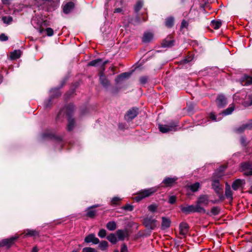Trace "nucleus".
Segmentation results:
<instances>
[{
	"label": "nucleus",
	"mask_w": 252,
	"mask_h": 252,
	"mask_svg": "<svg viewBox=\"0 0 252 252\" xmlns=\"http://www.w3.org/2000/svg\"><path fill=\"white\" fill-rule=\"evenodd\" d=\"M107 240L113 244H116L117 242V239L114 234H110L107 237Z\"/></svg>",
	"instance_id": "nucleus-25"
},
{
	"label": "nucleus",
	"mask_w": 252,
	"mask_h": 252,
	"mask_svg": "<svg viewBox=\"0 0 252 252\" xmlns=\"http://www.w3.org/2000/svg\"><path fill=\"white\" fill-rule=\"evenodd\" d=\"M121 200V199L118 197H114L111 200V203L113 204H117Z\"/></svg>",
	"instance_id": "nucleus-47"
},
{
	"label": "nucleus",
	"mask_w": 252,
	"mask_h": 252,
	"mask_svg": "<svg viewBox=\"0 0 252 252\" xmlns=\"http://www.w3.org/2000/svg\"><path fill=\"white\" fill-rule=\"evenodd\" d=\"M38 252V250H37V248L36 247H35L32 249V252Z\"/></svg>",
	"instance_id": "nucleus-59"
},
{
	"label": "nucleus",
	"mask_w": 252,
	"mask_h": 252,
	"mask_svg": "<svg viewBox=\"0 0 252 252\" xmlns=\"http://www.w3.org/2000/svg\"><path fill=\"white\" fill-rule=\"evenodd\" d=\"M240 141H241V144L244 145V146H246L247 144H246V139L244 137H242L241 138V139H240Z\"/></svg>",
	"instance_id": "nucleus-56"
},
{
	"label": "nucleus",
	"mask_w": 252,
	"mask_h": 252,
	"mask_svg": "<svg viewBox=\"0 0 252 252\" xmlns=\"http://www.w3.org/2000/svg\"><path fill=\"white\" fill-rule=\"evenodd\" d=\"M126 246H124L122 249V251H121V252H124L125 251H126Z\"/></svg>",
	"instance_id": "nucleus-60"
},
{
	"label": "nucleus",
	"mask_w": 252,
	"mask_h": 252,
	"mask_svg": "<svg viewBox=\"0 0 252 252\" xmlns=\"http://www.w3.org/2000/svg\"><path fill=\"white\" fill-rule=\"evenodd\" d=\"M72 252H79L78 250H74Z\"/></svg>",
	"instance_id": "nucleus-64"
},
{
	"label": "nucleus",
	"mask_w": 252,
	"mask_h": 252,
	"mask_svg": "<svg viewBox=\"0 0 252 252\" xmlns=\"http://www.w3.org/2000/svg\"><path fill=\"white\" fill-rule=\"evenodd\" d=\"M74 4L72 2L66 3L63 7V11L65 14L69 13L74 8Z\"/></svg>",
	"instance_id": "nucleus-15"
},
{
	"label": "nucleus",
	"mask_w": 252,
	"mask_h": 252,
	"mask_svg": "<svg viewBox=\"0 0 252 252\" xmlns=\"http://www.w3.org/2000/svg\"><path fill=\"white\" fill-rule=\"evenodd\" d=\"M25 236L34 237L38 236L39 232L36 230L27 229L24 232Z\"/></svg>",
	"instance_id": "nucleus-17"
},
{
	"label": "nucleus",
	"mask_w": 252,
	"mask_h": 252,
	"mask_svg": "<svg viewBox=\"0 0 252 252\" xmlns=\"http://www.w3.org/2000/svg\"><path fill=\"white\" fill-rule=\"evenodd\" d=\"M38 31L41 33L43 31V29H41L40 28H39L38 29Z\"/></svg>",
	"instance_id": "nucleus-61"
},
{
	"label": "nucleus",
	"mask_w": 252,
	"mask_h": 252,
	"mask_svg": "<svg viewBox=\"0 0 252 252\" xmlns=\"http://www.w3.org/2000/svg\"><path fill=\"white\" fill-rule=\"evenodd\" d=\"M50 93L51 94L54 95L55 97L58 96L61 94L59 90L57 88L52 89L50 91Z\"/></svg>",
	"instance_id": "nucleus-36"
},
{
	"label": "nucleus",
	"mask_w": 252,
	"mask_h": 252,
	"mask_svg": "<svg viewBox=\"0 0 252 252\" xmlns=\"http://www.w3.org/2000/svg\"><path fill=\"white\" fill-rule=\"evenodd\" d=\"M176 201V197L175 196H170L169 198V203L173 204L175 203Z\"/></svg>",
	"instance_id": "nucleus-49"
},
{
	"label": "nucleus",
	"mask_w": 252,
	"mask_h": 252,
	"mask_svg": "<svg viewBox=\"0 0 252 252\" xmlns=\"http://www.w3.org/2000/svg\"><path fill=\"white\" fill-rule=\"evenodd\" d=\"M173 42L172 40H165L162 43V46L164 47L171 46L173 45Z\"/></svg>",
	"instance_id": "nucleus-39"
},
{
	"label": "nucleus",
	"mask_w": 252,
	"mask_h": 252,
	"mask_svg": "<svg viewBox=\"0 0 252 252\" xmlns=\"http://www.w3.org/2000/svg\"><path fill=\"white\" fill-rule=\"evenodd\" d=\"M106 227L109 230L114 231L117 228V224L114 221H110L106 224Z\"/></svg>",
	"instance_id": "nucleus-22"
},
{
	"label": "nucleus",
	"mask_w": 252,
	"mask_h": 252,
	"mask_svg": "<svg viewBox=\"0 0 252 252\" xmlns=\"http://www.w3.org/2000/svg\"><path fill=\"white\" fill-rule=\"evenodd\" d=\"M60 0H35V4L37 6H41L46 2H50L53 6H57Z\"/></svg>",
	"instance_id": "nucleus-9"
},
{
	"label": "nucleus",
	"mask_w": 252,
	"mask_h": 252,
	"mask_svg": "<svg viewBox=\"0 0 252 252\" xmlns=\"http://www.w3.org/2000/svg\"><path fill=\"white\" fill-rule=\"evenodd\" d=\"M180 234L183 236H185L189 231V225L186 223L182 222L179 226Z\"/></svg>",
	"instance_id": "nucleus-11"
},
{
	"label": "nucleus",
	"mask_w": 252,
	"mask_h": 252,
	"mask_svg": "<svg viewBox=\"0 0 252 252\" xmlns=\"http://www.w3.org/2000/svg\"><path fill=\"white\" fill-rule=\"evenodd\" d=\"M244 180L237 179L232 185V189L235 190H237L244 184Z\"/></svg>",
	"instance_id": "nucleus-19"
},
{
	"label": "nucleus",
	"mask_w": 252,
	"mask_h": 252,
	"mask_svg": "<svg viewBox=\"0 0 252 252\" xmlns=\"http://www.w3.org/2000/svg\"><path fill=\"white\" fill-rule=\"evenodd\" d=\"M138 113V109L136 108H133L129 109L125 115V119L127 121H130L137 116Z\"/></svg>",
	"instance_id": "nucleus-7"
},
{
	"label": "nucleus",
	"mask_w": 252,
	"mask_h": 252,
	"mask_svg": "<svg viewBox=\"0 0 252 252\" xmlns=\"http://www.w3.org/2000/svg\"><path fill=\"white\" fill-rule=\"evenodd\" d=\"M249 126V125L248 124H246V125H244L243 126H240V127H239L238 128H237L236 129V131L238 133H242L243 132L244 130L245 129H246L247 127H248Z\"/></svg>",
	"instance_id": "nucleus-33"
},
{
	"label": "nucleus",
	"mask_w": 252,
	"mask_h": 252,
	"mask_svg": "<svg viewBox=\"0 0 252 252\" xmlns=\"http://www.w3.org/2000/svg\"><path fill=\"white\" fill-rule=\"evenodd\" d=\"M8 39V36L4 33L0 34V40L1 41H6Z\"/></svg>",
	"instance_id": "nucleus-50"
},
{
	"label": "nucleus",
	"mask_w": 252,
	"mask_h": 252,
	"mask_svg": "<svg viewBox=\"0 0 252 252\" xmlns=\"http://www.w3.org/2000/svg\"><path fill=\"white\" fill-rule=\"evenodd\" d=\"M192 60V58L191 57H189L188 58H185L182 61L183 63H186L191 62Z\"/></svg>",
	"instance_id": "nucleus-51"
},
{
	"label": "nucleus",
	"mask_w": 252,
	"mask_h": 252,
	"mask_svg": "<svg viewBox=\"0 0 252 252\" xmlns=\"http://www.w3.org/2000/svg\"><path fill=\"white\" fill-rule=\"evenodd\" d=\"M210 118L211 119H212L213 121H217L218 120L217 119L216 115L212 113L210 114Z\"/></svg>",
	"instance_id": "nucleus-54"
},
{
	"label": "nucleus",
	"mask_w": 252,
	"mask_h": 252,
	"mask_svg": "<svg viewBox=\"0 0 252 252\" xmlns=\"http://www.w3.org/2000/svg\"><path fill=\"white\" fill-rule=\"evenodd\" d=\"M148 224L149 225L151 229H154V228L156 226V220L154 219H148L146 220Z\"/></svg>",
	"instance_id": "nucleus-31"
},
{
	"label": "nucleus",
	"mask_w": 252,
	"mask_h": 252,
	"mask_svg": "<svg viewBox=\"0 0 252 252\" xmlns=\"http://www.w3.org/2000/svg\"><path fill=\"white\" fill-rule=\"evenodd\" d=\"M122 11V9L120 8H118L115 9V13H119Z\"/></svg>",
	"instance_id": "nucleus-58"
},
{
	"label": "nucleus",
	"mask_w": 252,
	"mask_h": 252,
	"mask_svg": "<svg viewBox=\"0 0 252 252\" xmlns=\"http://www.w3.org/2000/svg\"><path fill=\"white\" fill-rule=\"evenodd\" d=\"M2 20L4 23L9 24L12 21V18L11 16H3Z\"/></svg>",
	"instance_id": "nucleus-37"
},
{
	"label": "nucleus",
	"mask_w": 252,
	"mask_h": 252,
	"mask_svg": "<svg viewBox=\"0 0 252 252\" xmlns=\"http://www.w3.org/2000/svg\"><path fill=\"white\" fill-rule=\"evenodd\" d=\"M249 191L251 193H252V186L251 187Z\"/></svg>",
	"instance_id": "nucleus-62"
},
{
	"label": "nucleus",
	"mask_w": 252,
	"mask_h": 252,
	"mask_svg": "<svg viewBox=\"0 0 252 252\" xmlns=\"http://www.w3.org/2000/svg\"><path fill=\"white\" fill-rule=\"evenodd\" d=\"M45 31L46 32V34L48 36H52L53 35L54 31L52 29L50 28H48L45 29Z\"/></svg>",
	"instance_id": "nucleus-44"
},
{
	"label": "nucleus",
	"mask_w": 252,
	"mask_h": 252,
	"mask_svg": "<svg viewBox=\"0 0 252 252\" xmlns=\"http://www.w3.org/2000/svg\"><path fill=\"white\" fill-rule=\"evenodd\" d=\"M82 252H97V251L91 247H86L83 249Z\"/></svg>",
	"instance_id": "nucleus-40"
},
{
	"label": "nucleus",
	"mask_w": 252,
	"mask_h": 252,
	"mask_svg": "<svg viewBox=\"0 0 252 252\" xmlns=\"http://www.w3.org/2000/svg\"><path fill=\"white\" fill-rule=\"evenodd\" d=\"M131 75V73L125 72L119 75L116 79V82L119 83L125 79L128 78Z\"/></svg>",
	"instance_id": "nucleus-18"
},
{
	"label": "nucleus",
	"mask_w": 252,
	"mask_h": 252,
	"mask_svg": "<svg viewBox=\"0 0 252 252\" xmlns=\"http://www.w3.org/2000/svg\"><path fill=\"white\" fill-rule=\"evenodd\" d=\"M99 80L100 83L104 87H107L109 85V81L102 71L99 72Z\"/></svg>",
	"instance_id": "nucleus-16"
},
{
	"label": "nucleus",
	"mask_w": 252,
	"mask_h": 252,
	"mask_svg": "<svg viewBox=\"0 0 252 252\" xmlns=\"http://www.w3.org/2000/svg\"><path fill=\"white\" fill-rule=\"evenodd\" d=\"M158 187H154L142 189L137 193V195L135 197L134 199L136 201L138 202L146 197H148L153 195L158 191Z\"/></svg>",
	"instance_id": "nucleus-1"
},
{
	"label": "nucleus",
	"mask_w": 252,
	"mask_h": 252,
	"mask_svg": "<svg viewBox=\"0 0 252 252\" xmlns=\"http://www.w3.org/2000/svg\"><path fill=\"white\" fill-rule=\"evenodd\" d=\"M98 205H94L93 206H92L90 207V208H94V207H98Z\"/></svg>",
	"instance_id": "nucleus-63"
},
{
	"label": "nucleus",
	"mask_w": 252,
	"mask_h": 252,
	"mask_svg": "<svg viewBox=\"0 0 252 252\" xmlns=\"http://www.w3.org/2000/svg\"><path fill=\"white\" fill-rule=\"evenodd\" d=\"M98 247L100 250L104 251L108 247V242L106 241H102L99 243Z\"/></svg>",
	"instance_id": "nucleus-32"
},
{
	"label": "nucleus",
	"mask_w": 252,
	"mask_h": 252,
	"mask_svg": "<svg viewBox=\"0 0 252 252\" xmlns=\"http://www.w3.org/2000/svg\"><path fill=\"white\" fill-rule=\"evenodd\" d=\"M242 168L244 174L247 176L252 175V165L249 163H244L242 164Z\"/></svg>",
	"instance_id": "nucleus-10"
},
{
	"label": "nucleus",
	"mask_w": 252,
	"mask_h": 252,
	"mask_svg": "<svg viewBox=\"0 0 252 252\" xmlns=\"http://www.w3.org/2000/svg\"><path fill=\"white\" fill-rule=\"evenodd\" d=\"M212 24L215 29H218L221 25V21L220 20H213L212 21Z\"/></svg>",
	"instance_id": "nucleus-30"
},
{
	"label": "nucleus",
	"mask_w": 252,
	"mask_h": 252,
	"mask_svg": "<svg viewBox=\"0 0 252 252\" xmlns=\"http://www.w3.org/2000/svg\"><path fill=\"white\" fill-rule=\"evenodd\" d=\"M102 63V60L101 59H96L94 61H92L88 63L89 66H96L99 63Z\"/></svg>",
	"instance_id": "nucleus-34"
},
{
	"label": "nucleus",
	"mask_w": 252,
	"mask_h": 252,
	"mask_svg": "<svg viewBox=\"0 0 252 252\" xmlns=\"http://www.w3.org/2000/svg\"><path fill=\"white\" fill-rule=\"evenodd\" d=\"M147 81V78L145 76L141 77L140 78V82L142 84H145Z\"/></svg>",
	"instance_id": "nucleus-52"
},
{
	"label": "nucleus",
	"mask_w": 252,
	"mask_h": 252,
	"mask_svg": "<svg viewBox=\"0 0 252 252\" xmlns=\"http://www.w3.org/2000/svg\"><path fill=\"white\" fill-rule=\"evenodd\" d=\"M234 110V106L233 105H230L228 108L222 112L224 115H227L231 114Z\"/></svg>",
	"instance_id": "nucleus-26"
},
{
	"label": "nucleus",
	"mask_w": 252,
	"mask_h": 252,
	"mask_svg": "<svg viewBox=\"0 0 252 252\" xmlns=\"http://www.w3.org/2000/svg\"><path fill=\"white\" fill-rule=\"evenodd\" d=\"M157 209V206L155 204H152L149 206L148 209L150 211L152 212H154L156 211Z\"/></svg>",
	"instance_id": "nucleus-43"
},
{
	"label": "nucleus",
	"mask_w": 252,
	"mask_h": 252,
	"mask_svg": "<svg viewBox=\"0 0 252 252\" xmlns=\"http://www.w3.org/2000/svg\"><path fill=\"white\" fill-rule=\"evenodd\" d=\"M98 236L101 238L105 237L106 236V231L104 229H101L98 233Z\"/></svg>",
	"instance_id": "nucleus-38"
},
{
	"label": "nucleus",
	"mask_w": 252,
	"mask_h": 252,
	"mask_svg": "<svg viewBox=\"0 0 252 252\" xmlns=\"http://www.w3.org/2000/svg\"><path fill=\"white\" fill-rule=\"evenodd\" d=\"M174 24V18L172 17H168L166 19L165 25L166 27L170 28Z\"/></svg>",
	"instance_id": "nucleus-27"
},
{
	"label": "nucleus",
	"mask_w": 252,
	"mask_h": 252,
	"mask_svg": "<svg viewBox=\"0 0 252 252\" xmlns=\"http://www.w3.org/2000/svg\"><path fill=\"white\" fill-rule=\"evenodd\" d=\"M74 107L73 104H68L65 108V112L66 115L68 116L67 130L68 131L72 130L75 126V121L74 119L72 118L70 116L73 112Z\"/></svg>",
	"instance_id": "nucleus-4"
},
{
	"label": "nucleus",
	"mask_w": 252,
	"mask_h": 252,
	"mask_svg": "<svg viewBox=\"0 0 252 252\" xmlns=\"http://www.w3.org/2000/svg\"><path fill=\"white\" fill-rule=\"evenodd\" d=\"M180 209L181 211L186 214H189L190 213H199L200 211L198 209H200L199 207H197L196 205H181L180 206Z\"/></svg>",
	"instance_id": "nucleus-5"
},
{
	"label": "nucleus",
	"mask_w": 252,
	"mask_h": 252,
	"mask_svg": "<svg viewBox=\"0 0 252 252\" xmlns=\"http://www.w3.org/2000/svg\"><path fill=\"white\" fill-rule=\"evenodd\" d=\"M153 38V34L151 32H145L142 38L143 42L148 43L150 42Z\"/></svg>",
	"instance_id": "nucleus-20"
},
{
	"label": "nucleus",
	"mask_w": 252,
	"mask_h": 252,
	"mask_svg": "<svg viewBox=\"0 0 252 252\" xmlns=\"http://www.w3.org/2000/svg\"><path fill=\"white\" fill-rule=\"evenodd\" d=\"M123 208L125 210L131 211L133 209V207L132 205H131L130 204H126L125 206H124Z\"/></svg>",
	"instance_id": "nucleus-45"
},
{
	"label": "nucleus",
	"mask_w": 252,
	"mask_h": 252,
	"mask_svg": "<svg viewBox=\"0 0 252 252\" xmlns=\"http://www.w3.org/2000/svg\"><path fill=\"white\" fill-rule=\"evenodd\" d=\"M116 235L119 240H123L126 237V232L123 230L119 229L116 231Z\"/></svg>",
	"instance_id": "nucleus-23"
},
{
	"label": "nucleus",
	"mask_w": 252,
	"mask_h": 252,
	"mask_svg": "<svg viewBox=\"0 0 252 252\" xmlns=\"http://www.w3.org/2000/svg\"><path fill=\"white\" fill-rule=\"evenodd\" d=\"M53 136V135L51 134L45 133L43 134L42 137L43 138H45L46 137L51 138V137H52Z\"/></svg>",
	"instance_id": "nucleus-55"
},
{
	"label": "nucleus",
	"mask_w": 252,
	"mask_h": 252,
	"mask_svg": "<svg viewBox=\"0 0 252 252\" xmlns=\"http://www.w3.org/2000/svg\"><path fill=\"white\" fill-rule=\"evenodd\" d=\"M21 56V52L20 50H15L10 54V58L12 60L16 59Z\"/></svg>",
	"instance_id": "nucleus-24"
},
{
	"label": "nucleus",
	"mask_w": 252,
	"mask_h": 252,
	"mask_svg": "<svg viewBox=\"0 0 252 252\" xmlns=\"http://www.w3.org/2000/svg\"><path fill=\"white\" fill-rule=\"evenodd\" d=\"M209 202V197L208 195L202 194L198 197L196 202V205L197 207L200 208L198 209L200 213L205 214L206 213V210L203 206H207Z\"/></svg>",
	"instance_id": "nucleus-2"
},
{
	"label": "nucleus",
	"mask_w": 252,
	"mask_h": 252,
	"mask_svg": "<svg viewBox=\"0 0 252 252\" xmlns=\"http://www.w3.org/2000/svg\"><path fill=\"white\" fill-rule=\"evenodd\" d=\"M244 105L246 107L252 105V99L251 100V102H245L244 103Z\"/></svg>",
	"instance_id": "nucleus-57"
},
{
	"label": "nucleus",
	"mask_w": 252,
	"mask_h": 252,
	"mask_svg": "<svg viewBox=\"0 0 252 252\" xmlns=\"http://www.w3.org/2000/svg\"><path fill=\"white\" fill-rule=\"evenodd\" d=\"M95 213V211L94 210H89L87 213V216L90 218H93L94 217Z\"/></svg>",
	"instance_id": "nucleus-42"
},
{
	"label": "nucleus",
	"mask_w": 252,
	"mask_h": 252,
	"mask_svg": "<svg viewBox=\"0 0 252 252\" xmlns=\"http://www.w3.org/2000/svg\"><path fill=\"white\" fill-rule=\"evenodd\" d=\"M216 102L218 107H223L226 104V99L223 95H220L217 97Z\"/></svg>",
	"instance_id": "nucleus-14"
},
{
	"label": "nucleus",
	"mask_w": 252,
	"mask_h": 252,
	"mask_svg": "<svg viewBox=\"0 0 252 252\" xmlns=\"http://www.w3.org/2000/svg\"><path fill=\"white\" fill-rule=\"evenodd\" d=\"M19 238L18 236L12 237L8 239H3L0 242V247L6 246L8 248L11 247L14 243V241Z\"/></svg>",
	"instance_id": "nucleus-6"
},
{
	"label": "nucleus",
	"mask_w": 252,
	"mask_h": 252,
	"mask_svg": "<svg viewBox=\"0 0 252 252\" xmlns=\"http://www.w3.org/2000/svg\"><path fill=\"white\" fill-rule=\"evenodd\" d=\"M188 26V23L185 20H183L181 23V28H186Z\"/></svg>",
	"instance_id": "nucleus-53"
},
{
	"label": "nucleus",
	"mask_w": 252,
	"mask_h": 252,
	"mask_svg": "<svg viewBox=\"0 0 252 252\" xmlns=\"http://www.w3.org/2000/svg\"><path fill=\"white\" fill-rule=\"evenodd\" d=\"M226 168V166H220L219 169V172H220L218 174V176L219 177H221L222 176V172L225 170V169Z\"/></svg>",
	"instance_id": "nucleus-46"
},
{
	"label": "nucleus",
	"mask_w": 252,
	"mask_h": 252,
	"mask_svg": "<svg viewBox=\"0 0 252 252\" xmlns=\"http://www.w3.org/2000/svg\"><path fill=\"white\" fill-rule=\"evenodd\" d=\"M85 241L88 243L92 242L94 244H97L99 243V239L94 234H91L87 236L85 239Z\"/></svg>",
	"instance_id": "nucleus-12"
},
{
	"label": "nucleus",
	"mask_w": 252,
	"mask_h": 252,
	"mask_svg": "<svg viewBox=\"0 0 252 252\" xmlns=\"http://www.w3.org/2000/svg\"><path fill=\"white\" fill-rule=\"evenodd\" d=\"M178 180V178L174 177L173 178L166 177L163 181L162 183L166 187H171Z\"/></svg>",
	"instance_id": "nucleus-13"
},
{
	"label": "nucleus",
	"mask_w": 252,
	"mask_h": 252,
	"mask_svg": "<svg viewBox=\"0 0 252 252\" xmlns=\"http://www.w3.org/2000/svg\"><path fill=\"white\" fill-rule=\"evenodd\" d=\"M225 194L227 198H232V193L231 189L229 186L226 187Z\"/></svg>",
	"instance_id": "nucleus-29"
},
{
	"label": "nucleus",
	"mask_w": 252,
	"mask_h": 252,
	"mask_svg": "<svg viewBox=\"0 0 252 252\" xmlns=\"http://www.w3.org/2000/svg\"><path fill=\"white\" fill-rule=\"evenodd\" d=\"M245 85H252V77H247L246 79Z\"/></svg>",
	"instance_id": "nucleus-48"
},
{
	"label": "nucleus",
	"mask_w": 252,
	"mask_h": 252,
	"mask_svg": "<svg viewBox=\"0 0 252 252\" xmlns=\"http://www.w3.org/2000/svg\"><path fill=\"white\" fill-rule=\"evenodd\" d=\"M212 214L214 215H217L218 214H219V212H220V209H219V208L218 207H213L212 209H211V211Z\"/></svg>",
	"instance_id": "nucleus-41"
},
{
	"label": "nucleus",
	"mask_w": 252,
	"mask_h": 252,
	"mask_svg": "<svg viewBox=\"0 0 252 252\" xmlns=\"http://www.w3.org/2000/svg\"><path fill=\"white\" fill-rule=\"evenodd\" d=\"M212 188L217 194L221 193L222 188L218 179H214L212 183Z\"/></svg>",
	"instance_id": "nucleus-8"
},
{
	"label": "nucleus",
	"mask_w": 252,
	"mask_h": 252,
	"mask_svg": "<svg viewBox=\"0 0 252 252\" xmlns=\"http://www.w3.org/2000/svg\"><path fill=\"white\" fill-rule=\"evenodd\" d=\"M171 221L170 220L165 217L162 218L161 227L163 229L169 227Z\"/></svg>",
	"instance_id": "nucleus-21"
},
{
	"label": "nucleus",
	"mask_w": 252,
	"mask_h": 252,
	"mask_svg": "<svg viewBox=\"0 0 252 252\" xmlns=\"http://www.w3.org/2000/svg\"><path fill=\"white\" fill-rule=\"evenodd\" d=\"M199 188L200 184L198 182H196L189 186L190 189L193 192L197 191Z\"/></svg>",
	"instance_id": "nucleus-28"
},
{
	"label": "nucleus",
	"mask_w": 252,
	"mask_h": 252,
	"mask_svg": "<svg viewBox=\"0 0 252 252\" xmlns=\"http://www.w3.org/2000/svg\"><path fill=\"white\" fill-rule=\"evenodd\" d=\"M143 5V2L141 0L138 1L135 6L134 9L136 12H138L142 8Z\"/></svg>",
	"instance_id": "nucleus-35"
},
{
	"label": "nucleus",
	"mask_w": 252,
	"mask_h": 252,
	"mask_svg": "<svg viewBox=\"0 0 252 252\" xmlns=\"http://www.w3.org/2000/svg\"><path fill=\"white\" fill-rule=\"evenodd\" d=\"M178 122H172L168 125H159V131L162 133H167L171 131H175L178 130Z\"/></svg>",
	"instance_id": "nucleus-3"
}]
</instances>
